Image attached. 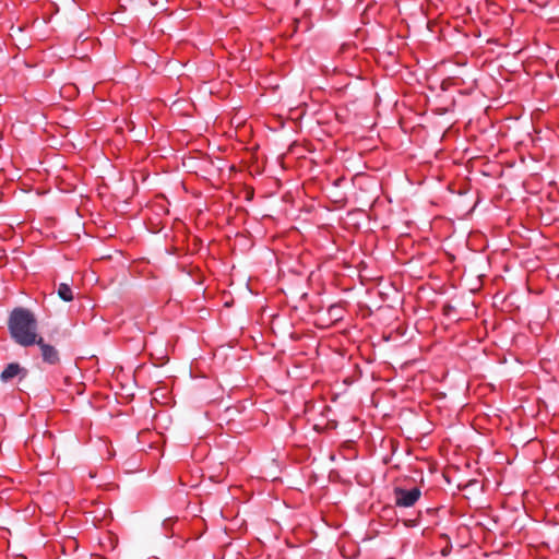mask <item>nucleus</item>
Wrapping results in <instances>:
<instances>
[{"label": "nucleus", "mask_w": 559, "mask_h": 559, "mask_svg": "<svg viewBox=\"0 0 559 559\" xmlns=\"http://www.w3.org/2000/svg\"><path fill=\"white\" fill-rule=\"evenodd\" d=\"M391 338H392V335H391V334H390V335H386L385 341L388 342V341H390Z\"/></svg>", "instance_id": "obj_8"}, {"label": "nucleus", "mask_w": 559, "mask_h": 559, "mask_svg": "<svg viewBox=\"0 0 559 559\" xmlns=\"http://www.w3.org/2000/svg\"><path fill=\"white\" fill-rule=\"evenodd\" d=\"M58 295L64 301L73 300L72 288L68 284H66V283H61L59 285V287H58Z\"/></svg>", "instance_id": "obj_5"}, {"label": "nucleus", "mask_w": 559, "mask_h": 559, "mask_svg": "<svg viewBox=\"0 0 559 559\" xmlns=\"http://www.w3.org/2000/svg\"><path fill=\"white\" fill-rule=\"evenodd\" d=\"M329 313L334 320H340L343 317V309L338 305H332L329 308Z\"/></svg>", "instance_id": "obj_6"}, {"label": "nucleus", "mask_w": 559, "mask_h": 559, "mask_svg": "<svg viewBox=\"0 0 559 559\" xmlns=\"http://www.w3.org/2000/svg\"><path fill=\"white\" fill-rule=\"evenodd\" d=\"M8 326L12 340L23 347L35 345L40 336L34 313L25 308H16L11 312Z\"/></svg>", "instance_id": "obj_1"}, {"label": "nucleus", "mask_w": 559, "mask_h": 559, "mask_svg": "<svg viewBox=\"0 0 559 559\" xmlns=\"http://www.w3.org/2000/svg\"><path fill=\"white\" fill-rule=\"evenodd\" d=\"M26 370L20 366L17 362H11L5 366L0 374V379L3 382L11 381L15 377H20L21 379L25 378Z\"/></svg>", "instance_id": "obj_4"}, {"label": "nucleus", "mask_w": 559, "mask_h": 559, "mask_svg": "<svg viewBox=\"0 0 559 559\" xmlns=\"http://www.w3.org/2000/svg\"><path fill=\"white\" fill-rule=\"evenodd\" d=\"M395 330L399 336H403L405 334V329L400 323L396 325Z\"/></svg>", "instance_id": "obj_7"}, {"label": "nucleus", "mask_w": 559, "mask_h": 559, "mask_svg": "<svg viewBox=\"0 0 559 559\" xmlns=\"http://www.w3.org/2000/svg\"><path fill=\"white\" fill-rule=\"evenodd\" d=\"M397 465H391L386 460V477L392 480V498L396 508H412L421 497L420 488L415 484V479L405 476H395L394 472Z\"/></svg>", "instance_id": "obj_2"}, {"label": "nucleus", "mask_w": 559, "mask_h": 559, "mask_svg": "<svg viewBox=\"0 0 559 559\" xmlns=\"http://www.w3.org/2000/svg\"><path fill=\"white\" fill-rule=\"evenodd\" d=\"M40 349V355L44 362L48 365H57L60 361L58 349L46 343L41 336L38 337V341L35 343Z\"/></svg>", "instance_id": "obj_3"}]
</instances>
